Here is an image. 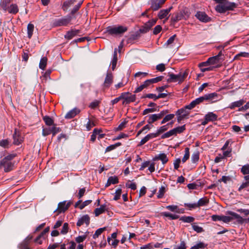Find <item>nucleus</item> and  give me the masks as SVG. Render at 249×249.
<instances>
[{"label": "nucleus", "instance_id": "obj_1", "mask_svg": "<svg viewBox=\"0 0 249 249\" xmlns=\"http://www.w3.org/2000/svg\"><path fill=\"white\" fill-rule=\"evenodd\" d=\"M188 74L187 71L180 72L178 74L169 73V78L167 80L168 83L178 82L180 84L184 81Z\"/></svg>", "mask_w": 249, "mask_h": 249}, {"label": "nucleus", "instance_id": "obj_2", "mask_svg": "<svg viewBox=\"0 0 249 249\" xmlns=\"http://www.w3.org/2000/svg\"><path fill=\"white\" fill-rule=\"evenodd\" d=\"M15 155L11 154L8 155L3 158L0 162V169L3 168L6 172L11 171L13 167V164L11 160L14 159Z\"/></svg>", "mask_w": 249, "mask_h": 249}, {"label": "nucleus", "instance_id": "obj_3", "mask_svg": "<svg viewBox=\"0 0 249 249\" xmlns=\"http://www.w3.org/2000/svg\"><path fill=\"white\" fill-rule=\"evenodd\" d=\"M236 6L237 4L234 2L225 1L223 4L217 5L215 10L219 13H223L228 10H233Z\"/></svg>", "mask_w": 249, "mask_h": 249}, {"label": "nucleus", "instance_id": "obj_4", "mask_svg": "<svg viewBox=\"0 0 249 249\" xmlns=\"http://www.w3.org/2000/svg\"><path fill=\"white\" fill-rule=\"evenodd\" d=\"M127 30V28L125 26H109L107 28V32L111 35H120L124 34Z\"/></svg>", "mask_w": 249, "mask_h": 249}, {"label": "nucleus", "instance_id": "obj_5", "mask_svg": "<svg viewBox=\"0 0 249 249\" xmlns=\"http://www.w3.org/2000/svg\"><path fill=\"white\" fill-rule=\"evenodd\" d=\"M228 213L230 215H222V221L224 222V223H229L233 219L237 220V221L239 222H242L243 221V218L238 214L231 211L228 212Z\"/></svg>", "mask_w": 249, "mask_h": 249}, {"label": "nucleus", "instance_id": "obj_6", "mask_svg": "<svg viewBox=\"0 0 249 249\" xmlns=\"http://www.w3.org/2000/svg\"><path fill=\"white\" fill-rule=\"evenodd\" d=\"M189 17V14L187 11L181 10L174 13L171 18L173 22H177L182 19H186Z\"/></svg>", "mask_w": 249, "mask_h": 249}, {"label": "nucleus", "instance_id": "obj_7", "mask_svg": "<svg viewBox=\"0 0 249 249\" xmlns=\"http://www.w3.org/2000/svg\"><path fill=\"white\" fill-rule=\"evenodd\" d=\"M168 110H164L160 111V113L158 114H154L148 116V119L147 122L149 124H151L154 122L161 119L166 113H168Z\"/></svg>", "mask_w": 249, "mask_h": 249}, {"label": "nucleus", "instance_id": "obj_8", "mask_svg": "<svg viewBox=\"0 0 249 249\" xmlns=\"http://www.w3.org/2000/svg\"><path fill=\"white\" fill-rule=\"evenodd\" d=\"M121 97L124 100L123 104H127L136 100V95L129 92H124L121 94Z\"/></svg>", "mask_w": 249, "mask_h": 249}, {"label": "nucleus", "instance_id": "obj_9", "mask_svg": "<svg viewBox=\"0 0 249 249\" xmlns=\"http://www.w3.org/2000/svg\"><path fill=\"white\" fill-rule=\"evenodd\" d=\"M205 101L213 103L216 102L218 99V94L213 92L209 94H206L204 95Z\"/></svg>", "mask_w": 249, "mask_h": 249}, {"label": "nucleus", "instance_id": "obj_10", "mask_svg": "<svg viewBox=\"0 0 249 249\" xmlns=\"http://www.w3.org/2000/svg\"><path fill=\"white\" fill-rule=\"evenodd\" d=\"M195 16L198 20L203 22H207L211 20V18L204 12H197Z\"/></svg>", "mask_w": 249, "mask_h": 249}, {"label": "nucleus", "instance_id": "obj_11", "mask_svg": "<svg viewBox=\"0 0 249 249\" xmlns=\"http://www.w3.org/2000/svg\"><path fill=\"white\" fill-rule=\"evenodd\" d=\"M71 202L67 203L66 201L60 202L58 204V207L56 210L58 211L59 213L64 212L66 211L71 205Z\"/></svg>", "mask_w": 249, "mask_h": 249}, {"label": "nucleus", "instance_id": "obj_12", "mask_svg": "<svg viewBox=\"0 0 249 249\" xmlns=\"http://www.w3.org/2000/svg\"><path fill=\"white\" fill-rule=\"evenodd\" d=\"M204 101L205 99L204 96L200 97L191 102L189 105L185 107V108L188 109H191L193 108L196 105L199 104L200 103L204 102Z\"/></svg>", "mask_w": 249, "mask_h": 249}, {"label": "nucleus", "instance_id": "obj_13", "mask_svg": "<svg viewBox=\"0 0 249 249\" xmlns=\"http://www.w3.org/2000/svg\"><path fill=\"white\" fill-rule=\"evenodd\" d=\"M157 21V19H152L149 20L144 24L142 28L141 29V31L142 32L146 33L156 24Z\"/></svg>", "mask_w": 249, "mask_h": 249}, {"label": "nucleus", "instance_id": "obj_14", "mask_svg": "<svg viewBox=\"0 0 249 249\" xmlns=\"http://www.w3.org/2000/svg\"><path fill=\"white\" fill-rule=\"evenodd\" d=\"M32 235H28L19 245L18 247L20 249H30L28 246L30 241L33 239Z\"/></svg>", "mask_w": 249, "mask_h": 249}, {"label": "nucleus", "instance_id": "obj_15", "mask_svg": "<svg viewBox=\"0 0 249 249\" xmlns=\"http://www.w3.org/2000/svg\"><path fill=\"white\" fill-rule=\"evenodd\" d=\"M13 143L16 145H18L23 141L22 138L20 135L18 130L15 129L14 134H13Z\"/></svg>", "mask_w": 249, "mask_h": 249}, {"label": "nucleus", "instance_id": "obj_16", "mask_svg": "<svg viewBox=\"0 0 249 249\" xmlns=\"http://www.w3.org/2000/svg\"><path fill=\"white\" fill-rule=\"evenodd\" d=\"M173 8L172 6L170 7L169 8L166 9H163L160 10L158 14V17L160 19H163L164 18H166L167 20L168 18V15L169 12L171 11V9Z\"/></svg>", "mask_w": 249, "mask_h": 249}, {"label": "nucleus", "instance_id": "obj_17", "mask_svg": "<svg viewBox=\"0 0 249 249\" xmlns=\"http://www.w3.org/2000/svg\"><path fill=\"white\" fill-rule=\"evenodd\" d=\"M90 218L88 214H86L82 216L79 218L77 222L76 225L78 227H80L84 223H85L87 226H88L89 224Z\"/></svg>", "mask_w": 249, "mask_h": 249}, {"label": "nucleus", "instance_id": "obj_18", "mask_svg": "<svg viewBox=\"0 0 249 249\" xmlns=\"http://www.w3.org/2000/svg\"><path fill=\"white\" fill-rule=\"evenodd\" d=\"M113 79L112 74L111 72H107L104 82V86L106 88L109 87L113 82Z\"/></svg>", "mask_w": 249, "mask_h": 249}, {"label": "nucleus", "instance_id": "obj_19", "mask_svg": "<svg viewBox=\"0 0 249 249\" xmlns=\"http://www.w3.org/2000/svg\"><path fill=\"white\" fill-rule=\"evenodd\" d=\"M71 20V16H68L65 18L58 19L56 21V25L61 26H65L69 24Z\"/></svg>", "mask_w": 249, "mask_h": 249}, {"label": "nucleus", "instance_id": "obj_20", "mask_svg": "<svg viewBox=\"0 0 249 249\" xmlns=\"http://www.w3.org/2000/svg\"><path fill=\"white\" fill-rule=\"evenodd\" d=\"M80 112V110L77 108H74L69 111L65 115L66 119H71Z\"/></svg>", "mask_w": 249, "mask_h": 249}, {"label": "nucleus", "instance_id": "obj_21", "mask_svg": "<svg viewBox=\"0 0 249 249\" xmlns=\"http://www.w3.org/2000/svg\"><path fill=\"white\" fill-rule=\"evenodd\" d=\"M79 33L80 31L78 30H72L67 32L64 36L65 38L70 40L76 36Z\"/></svg>", "mask_w": 249, "mask_h": 249}, {"label": "nucleus", "instance_id": "obj_22", "mask_svg": "<svg viewBox=\"0 0 249 249\" xmlns=\"http://www.w3.org/2000/svg\"><path fill=\"white\" fill-rule=\"evenodd\" d=\"M155 135H156L154 134V133L148 134L146 136H145L141 140L139 145H142L150 139L156 138V137Z\"/></svg>", "mask_w": 249, "mask_h": 249}, {"label": "nucleus", "instance_id": "obj_23", "mask_svg": "<svg viewBox=\"0 0 249 249\" xmlns=\"http://www.w3.org/2000/svg\"><path fill=\"white\" fill-rule=\"evenodd\" d=\"M241 171L244 175H248L244 177V179L245 180L249 179V164L243 166L241 168Z\"/></svg>", "mask_w": 249, "mask_h": 249}, {"label": "nucleus", "instance_id": "obj_24", "mask_svg": "<svg viewBox=\"0 0 249 249\" xmlns=\"http://www.w3.org/2000/svg\"><path fill=\"white\" fill-rule=\"evenodd\" d=\"M205 116L209 122L215 121L217 119V115L213 112H209Z\"/></svg>", "mask_w": 249, "mask_h": 249}, {"label": "nucleus", "instance_id": "obj_25", "mask_svg": "<svg viewBox=\"0 0 249 249\" xmlns=\"http://www.w3.org/2000/svg\"><path fill=\"white\" fill-rule=\"evenodd\" d=\"M209 202V200L206 197L199 199L196 203L198 207L206 206Z\"/></svg>", "mask_w": 249, "mask_h": 249}, {"label": "nucleus", "instance_id": "obj_26", "mask_svg": "<svg viewBox=\"0 0 249 249\" xmlns=\"http://www.w3.org/2000/svg\"><path fill=\"white\" fill-rule=\"evenodd\" d=\"M106 208V205H102L100 208H96L94 210V213L96 216H99L100 214L105 212Z\"/></svg>", "mask_w": 249, "mask_h": 249}, {"label": "nucleus", "instance_id": "obj_27", "mask_svg": "<svg viewBox=\"0 0 249 249\" xmlns=\"http://www.w3.org/2000/svg\"><path fill=\"white\" fill-rule=\"evenodd\" d=\"M244 101L243 100H240L234 102L232 103L229 107L231 109H234L236 107H240L243 105L244 103Z\"/></svg>", "mask_w": 249, "mask_h": 249}, {"label": "nucleus", "instance_id": "obj_28", "mask_svg": "<svg viewBox=\"0 0 249 249\" xmlns=\"http://www.w3.org/2000/svg\"><path fill=\"white\" fill-rule=\"evenodd\" d=\"M155 160H161L163 164L166 163L168 161V159L166 155L164 153L159 154L155 158Z\"/></svg>", "mask_w": 249, "mask_h": 249}, {"label": "nucleus", "instance_id": "obj_29", "mask_svg": "<svg viewBox=\"0 0 249 249\" xmlns=\"http://www.w3.org/2000/svg\"><path fill=\"white\" fill-rule=\"evenodd\" d=\"M9 13L13 14L17 13L18 11V8L17 5L15 4H11L7 9Z\"/></svg>", "mask_w": 249, "mask_h": 249}, {"label": "nucleus", "instance_id": "obj_30", "mask_svg": "<svg viewBox=\"0 0 249 249\" xmlns=\"http://www.w3.org/2000/svg\"><path fill=\"white\" fill-rule=\"evenodd\" d=\"M117 52V49L115 48L114 50V51L113 58L112 61L111 62L112 69L113 70H114L116 67L117 60H118Z\"/></svg>", "mask_w": 249, "mask_h": 249}, {"label": "nucleus", "instance_id": "obj_31", "mask_svg": "<svg viewBox=\"0 0 249 249\" xmlns=\"http://www.w3.org/2000/svg\"><path fill=\"white\" fill-rule=\"evenodd\" d=\"M169 124H168L166 125L162 126L160 127L157 131L156 133H154V134L156 135V137H158L160 134L163 133L164 131H166L168 129L167 125Z\"/></svg>", "mask_w": 249, "mask_h": 249}, {"label": "nucleus", "instance_id": "obj_32", "mask_svg": "<svg viewBox=\"0 0 249 249\" xmlns=\"http://www.w3.org/2000/svg\"><path fill=\"white\" fill-rule=\"evenodd\" d=\"M47 62V58L46 57H42L39 62V68L44 70H45Z\"/></svg>", "mask_w": 249, "mask_h": 249}, {"label": "nucleus", "instance_id": "obj_33", "mask_svg": "<svg viewBox=\"0 0 249 249\" xmlns=\"http://www.w3.org/2000/svg\"><path fill=\"white\" fill-rule=\"evenodd\" d=\"M159 0H151V8L154 11H156L160 8Z\"/></svg>", "mask_w": 249, "mask_h": 249}, {"label": "nucleus", "instance_id": "obj_34", "mask_svg": "<svg viewBox=\"0 0 249 249\" xmlns=\"http://www.w3.org/2000/svg\"><path fill=\"white\" fill-rule=\"evenodd\" d=\"M179 220L184 222L190 223L193 222L194 221L195 218L192 216H184L181 217Z\"/></svg>", "mask_w": 249, "mask_h": 249}, {"label": "nucleus", "instance_id": "obj_35", "mask_svg": "<svg viewBox=\"0 0 249 249\" xmlns=\"http://www.w3.org/2000/svg\"><path fill=\"white\" fill-rule=\"evenodd\" d=\"M34 29V25L31 23L28 24V25L27 26V33H28V36L30 38H31V37L33 35Z\"/></svg>", "mask_w": 249, "mask_h": 249}, {"label": "nucleus", "instance_id": "obj_36", "mask_svg": "<svg viewBox=\"0 0 249 249\" xmlns=\"http://www.w3.org/2000/svg\"><path fill=\"white\" fill-rule=\"evenodd\" d=\"M162 214L165 217H169L170 219H177L179 217L178 215L172 214L167 212H163Z\"/></svg>", "mask_w": 249, "mask_h": 249}, {"label": "nucleus", "instance_id": "obj_37", "mask_svg": "<svg viewBox=\"0 0 249 249\" xmlns=\"http://www.w3.org/2000/svg\"><path fill=\"white\" fill-rule=\"evenodd\" d=\"M174 117L175 115L174 114H170L166 115L161 122V124H163L166 123L167 122L171 120L174 118Z\"/></svg>", "mask_w": 249, "mask_h": 249}, {"label": "nucleus", "instance_id": "obj_38", "mask_svg": "<svg viewBox=\"0 0 249 249\" xmlns=\"http://www.w3.org/2000/svg\"><path fill=\"white\" fill-rule=\"evenodd\" d=\"M101 132H102V130L101 129H98L95 128L93 130L92 134L91 136L90 141L92 142H94L96 139V135H97V134H99V133Z\"/></svg>", "mask_w": 249, "mask_h": 249}, {"label": "nucleus", "instance_id": "obj_39", "mask_svg": "<svg viewBox=\"0 0 249 249\" xmlns=\"http://www.w3.org/2000/svg\"><path fill=\"white\" fill-rule=\"evenodd\" d=\"M185 130V125H183L181 126H178L176 128L173 129V130L175 133V135H176L178 133H181L183 132Z\"/></svg>", "mask_w": 249, "mask_h": 249}, {"label": "nucleus", "instance_id": "obj_40", "mask_svg": "<svg viewBox=\"0 0 249 249\" xmlns=\"http://www.w3.org/2000/svg\"><path fill=\"white\" fill-rule=\"evenodd\" d=\"M208 59L211 65L217 64L220 62V60L218 58V56H216L210 57Z\"/></svg>", "mask_w": 249, "mask_h": 249}, {"label": "nucleus", "instance_id": "obj_41", "mask_svg": "<svg viewBox=\"0 0 249 249\" xmlns=\"http://www.w3.org/2000/svg\"><path fill=\"white\" fill-rule=\"evenodd\" d=\"M190 156V152H189V148L188 147H186L185 148V154L182 159V162L184 163L189 158Z\"/></svg>", "mask_w": 249, "mask_h": 249}, {"label": "nucleus", "instance_id": "obj_42", "mask_svg": "<svg viewBox=\"0 0 249 249\" xmlns=\"http://www.w3.org/2000/svg\"><path fill=\"white\" fill-rule=\"evenodd\" d=\"M192 226L193 230L197 233H200L204 231L202 227L197 225L195 223H193Z\"/></svg>", "mask_w": 249, "mask_h": 249}, {"label": "nucleus", "instance_id": "obj_43", "mask_svg": "<svg viewBox=\"0 0 249 249\" xmlns=\"http://www.w3.org/2000/svg\"><path fill=\"white\" fill-rule=\"evenodd\" d=\"M106 229V227L102 228L97 230L93 235V238L96 239Z\"/></svg>", "mask_w": 249, "mask_h": 249}, {"label": "nucleus", "instance_id": "obj_44", "mask_svg": "<svg viewBox=\"0 0 249 249\" xmlns=\"http://www.w3.org/2000/svg\"><path fill=\"white\" fill-rule=\"evenodd\" d=\"M10 142L8 140H2L0 141V146L5 148L9 147Z\"/></svg>", "mask_w": 249, "mask_h": 249}, {"label": "nucleus", "instance_id": "obj_45", "mask_svg": "<svg viewBox=\"0 0 249 249\" xmlns=\"http://www.w3.org/2000/svg\"><path fill=\"white\" fill-rule=\"evenodd\" d=\"M118 182V179L117 177H110L108 178V183L109 185L111 184H115Z\"/></svg>", "mask_w": 249, "mask_h": 249}, {"label": "nucleus", "instance_id": "obj_46", "mask_svg": "<svg viewBox=\"0 0 249 249\" xmlns=\"http://www.w3.org/2000/svg\"><path fill=\"white\" fill-rule=\"evenodd\" d=\"M188 114L189 113L187 112L186 110L183 108L178 109L176 112V115H180L184 118H185L187 116H188Z\"/></svg>", "mask_w": 249, "mask_h": 249}, {"label": "nucleus", "instance_id": "obj_47", "mask_svg": "<svg viewBox=\"0 0 249 249\" xmlns=\"http://www.w3.org/2000/svg\"><path fill=\"white\" fill-rule=\"evenodd\" d=\"M43 120L45 122L46 124L48 125H52L53 124V119L49 116H45L43 117Z\"/></svg>", "mask_w": 249, "mask_h": 249}, {"label": "nucleus", "instance_id": "obj_48", "mask_svg": "<svg viewBox=\"0 0 249 249\" xmlns=\"http://www.w3.org/2000/svg\"><path fill=\"white\" fill-rule=\"evenodd\" d=\"M69 231V225L67 223H65L63 225L62 229L61 231V234H66Z\"/></svg>", "mask_w": 249, "mask_h": 249}, {"label": "nucleus", "instance_id": "obj_49", "mask_svg": "<svg viewBox=\"0 0 249 249\" xmlns=\"http://www.w3.org/2000/svg\"><path fill=\"white\" fill-rule=\"evenodd\" d=\"M122 194V189L120 188H118L116 190L114 197L113 198V199L114 200H117L119 199H120L121 195Z\"/></svg>", "mask_w": 249, "mask_h": 249}, {"label": "nucleus", "instance_id": "obj_50", "mask_svg": "<svg viewBox=\"0 0 249 249\" xmlns=\"http://www.w3.org/2000/svg\"><path fill=\"white\" fill-rule=\"evenodd\" d=\"M173 135H175V133H174L173 129H172V130L165 133L164 134H163L161 136V138L165 139V138H169L170 137H171Z\"/></svg>", "mask_w": 249, "mask_h": 249}, {"label": "nucleus", "instance_id": "obj_51", "mask_svg": "<svg viewBox=\"0 0 249 249\" xmlns=\"http://www.w3.org/2000/svg\"><path fill=\"white\" fill-rule=\"evenodd\" d=\"M165 187L164 186H161L158 193L157 197L158 198H161L163 197L164 194L165 193Z\"/></svg>", "mask_w": 249, "mask_h": 249}, {"label": "nucleus", "instance_id": "obj_52", "mask_svg": "<svg viewBox=\"0 0 249 249\" xmlns=\"http://www.w3.org/2000/svg\"><path fill=\"white\" fill-rule=\"evenodd\" d=\"M100 101L98 100H95L92 102L89 105V107L92 109H94L99 106Z\"/></svg>", "mask_w": 249, "mask_h": 249}, {"label": "nucleus", "instance_id": "obj_53", "mask_svg": "<svg viewBox=\"0 0 249 249\" xmlns=\"http://www.w3.org/2000/svg\"><path fill=\"white\" fill-rule=\"evenodd\" d=\"M8 3V0H3V1L0 3V6L3 10L6 11L8 8L7 7Z\"/></svg>", "mask_w": 249, "mask_h": 249}, {"label": "nucleus", "instance_id": "obj_54", "mask_svg": "<svg viewBox=\"0 0 249 249\" xmlns=\"http://www.w3.org/2000/svg\"><path fill=\"white\" fill-rule=\"evenodd\" d=\"M191 160L193 162H196V161H198L199 160L198 153L195 152L193 153V154L192 155Z\"/></svg>", "mask_w": 249, "mask_h": 249}, {"label": "nucleus", "instance_id": "obj_55", "mask_svg": "<svg viewBox=\"0 0 249 249\" xmlns=\"http://www.w3.org/2000/svg\"><path fill=\"white\" fill-rule=\"evenodd\" d=\"M92 202V200H87L85 201H84L79 206V208L80 209L82 210L86 206L89 205L91 202Z\"/></svg>", "mask_w": 249, "mask_h": 249}, {"label": "nucleus", "instance_id": "obj_56", "mask_svg": "<svg viewBox=\"0 0 249 249\" xmlns=\"http://www.w3.org/2000/svg\"><path fill=\"white\" fill-rule=\"evenodd\" d=\"M87 236L85 235L79 236L75 238V241L76 242L80 243L83 242L86 238Z\"/></svg>", "mask_w": 249, "mask_h": 249}, {"label": "nucleus", "instance_id": "obj_57", "mask_svg": "<svg viewBox=\"0 0 249 249\" xmlns=\"http://www.w3.org/2000/svg\"><path fill=\"white\" fill-rule=\"evenodd\" d=\"M204 244L202 242H200L196 245L192 247L191 249H199L204 248Z\"/></svg>", "mask_w": 249, "mask_h": 249}, {"label": "nucleus", "instance_id": "obj_58", "mask_svg": "<svg viewBox=\"0 0 249 249\" xmlns=\"http://www.w3.org/2000/svg\"><path fill=\"white\" fill-rule=\"evenodd\" d=\"M181 162V160L179 158L177 159L174 161V168L176 170H178L179 167V164Z\"/></svg>", "mask_w": 249, "mask_h": 249}, {"label": "nucleus", "instance_id": "obj_59", "mask_svg": "<svg viewBox=\"0 0 249 249\" xmlns=\"http://www.w3.org/2000/svg\"><path fill=\"white\" fill-rule=\"evenodd\" d=\"M165 69V65L163 63L160 64L156 66V70L160 71H163Z\"/></svg>", "mask_w": 249, "mask_h": 249}, {"label": "nucleus", "instance_id": "obj_60", "mask_svg": "<svg viewBox=\"0 0 249 249\" xmlns=\"http://www.w3.org/2000/svg\"><path fill=\"white\" fill-rule=\"evenodd\" d=\"M249 186V179L246 180L245 182H243L239 188V191Z\"/></svg>", "mask_w": 249, "mask_h": 249}, {"label": "nucleus", "instance_id": "obj_61", "mask_svg": "<svg viewBox=\"0 0 249 249\" xmlns=\"http://www.w3.org/2000/svg\"><path fill=\"white\" fill-rule=\"evenodd\" d=\"M185 206L186 207H187L188 208H189L190 209H195L196 208L198 207L196 203H185Z\"/></svg>", "mask_w": 249, "mask_h": 249}, {"label": "nucleus", "instance_id": "obj_62", "mask_svg": "<svg viewBox=\"0 0 249 249\" xmlns=\"http://www.w3.org/2000/svg\"><path fill=\"white\" fill-rule=\"evenodd\" d=\"M161 27L160 25H157L153 30V34L157 35L161 31Z\"/></svg>", "mask_w": 249, "mask_h": 249}, {"label": "nucleus", "instance_id": "obj_63", "mask_svg": "<svg viewBox=\"0 0 249 249\" xmlns=\"http://www.w3.org/2000/svg\"><path fill=\"white\" fill-rule=\"evenodd\" d=\"M166 209L172 212H177L178 206L176 205H168L166 206Z\"/></svg>", "mask_w": 249, "mask_h": 249}, {"label": "nucleus", "instance_id": "obj_64", "mask_svg": "<svg viewBox=\"0 0 249 249\" xmlns=\"http://www.w3.org/2000/svg\"><path fill=\"white\" fill-rule=\"evenodd\" d=\"M156 109L154 108H146L144 109L143 111V115H145L149 113L153 112L155 111Z\"/></svg>", "mask_w": 249, "mask_h": 249}]
</instances>
